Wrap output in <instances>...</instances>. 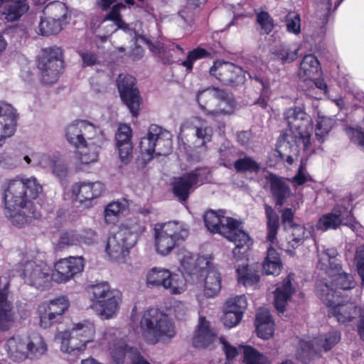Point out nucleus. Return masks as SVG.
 <instances>
[{
  "mask_svg": "<svg viewBox=\"0 0 364 364\" xmlns=\"http://www.w3.org/2000/svg\"><path fill=\"white\" fill-rule=\"evenodd\" d=\"M84 267L85 259L82 256L60 259L54 264V269L50 272L51 279L59 284L65 283L82 272Z\"/></svg>",
  "mask_w": 364,
  "mask_h": 364,
  "instance_id": "obj_18",
  "label": "nucleus"
},
{
  "mask_svg": "<svg viewBox=\"0 0 364 364\" xmlns=\"http://www.w3.org/2000/svg\"><path fill=\"white\" fill-rule=\"evenodd\" d=\"M301 143L298 135L286 132L278 139L277 151L279 155L299 154Z\"/></svg>",
  "mask_w": 364,
  "mask_h": 364,
  "instance_id": "obj_36",
  "label": "nucleus"
},
{
  "mask_svg": "<svg viewBox=\"0 0 364 364\" xmlns=\"http://www.w3.org/2000/svg\"><path fill=\"white\" fill-rule=\"evenodd\" d=\"M87 291L91 309L102 319L112 318L117 314L122 301L121 293L112 289L106 282L90 286Z\"/></svg>",
  "mask_w": 364,
  "mask_h": 364,
  "instance_id": "obj_7",
  "label": "nucleus"
},
{
  "mask_svg": "<svg viewBox=\"0 0 364 364\" xmlns=\"http://www.w3.org/2000/svg\"><path fill=\"white\" fill-rule=\"evenodd\" d=\"M265 215L267 220V240L272 245L277 242V235L279 228V216L269 205H264Z\"/></svg>",
  "mask_w": 364,
  "mask_h": 364,
  "instance_id": "obj_41",
  "label": "nucleus"
},
{
  "mask_svg": "<svg viewBox=\"0 0 364 364\" xmlns=\"http://www.w3.org/2000/svg\"><path fill=\"white\" fill-rule=\"evenodd\" d=\"M221 92V90L215 87H210L205 90H200L197 94V101L201 108V109L207 115L208 109L213 107L215 102V97L221 98L223 95Z\"/></svg>",
  "mask_w": 364,
  "mask_h": 364,
  "instance_id": "obj_39",
  "label": "nucleus"
},
{
  "mask_svg": "<svg viewBox=\"0 0 364 364\" xmlns=\"http://www.w3.org/2000/svg\"><path fill=\"white\" fill-rule=\"evenodd\" d=\"M293 276L292 274H289L274 291V304L279 312L283 313L285 311L287 303L296 291V288L291 283Z\"/></svg>",
  "mask_w": 364,
  "mask_h": 364,
  "instance_id": "obj_25",
  "label": "nucleus"
},
{
  "mask_svg": "<svg viewBox=\"0 0 364 364\" xmlns=\"http://www.w3.org/2000/svg\"><path fill=\"white\" fill-rule=\"evenodd\" d=\"M242 348L245 364H264L267 360L265 356L250 346H240Z\"/></svg>",
  "mask_w": 364,
  "mask_h": 364,
  "instance_id": "obj_51",
  "label": "nucleus"
},
{
  "mask_svg": "<svg viewBox=\"0 0 364 364\" xmlns=\"http://www.w3.org/2000/svg\"><path fill=\"white\" fill-rule=\"evenodd\" d=\"M233 166L237 173H257L261 169L260 164L249 156H244L233 162Z\"/></svg>",
  "mask_w": 364,
  "mask_h": 364,
  "instance_id": "obj_47",
  "label": "nucleus"
},
{
  "mask_svg": "<svg viewBox=\"0 0 364 364\" xmlns=\"http://www.w3.org/2000/svg\"><path fill=\"white\" fill-rule=\"evenodd\" d=\"M76 245H78L77 232L75 230L65 231L60 233L56 248L61 250Z\"/></svg>",
  "mask_w": 364,
  "mask_h": 364,
  "instance_id": "obj_57",
  "label": "nucleus"
},
{
  "mask_svg": "<svg viewBox=\"0 0 364 364\" xmlns=\"http://www.w3.org/2000/svg\"><path fill=\"white\" fill-rule=\"evenodd\" d=\"M284 118L289 132L298 135L299 141H302L304 149H307L311 144L310 132L312 129L310 116L301 107H294L284 111Z\"/></svg>",
  "mask_w": 364,
  "mask_h": 364,
  "instance_id": "obj_14",
  "label": "nucleus"
},
{
  "mask_svg": "<svg viewBox=\"0 0 364 364\" xmlns=\"http://www.w3.org/2000/svg\"><path fill=\"white\" fill-rule=\"evenodd\" d=\"M209 73L225 85H237L245 82L243 70L231 63L216 61L210 68Z\"/></svg>",
  "mask_w": 364,
  "mask_h": 364,
  "instance_id": "obj_20",
  "label": "nucleus"
},
{
  "mask_svg": "<svg viewBox=\"0 0 364 364\" xmlns=\"http://www.w3.org/2000/svg\"><path fill=\"white\" fill-rule=\"evenodd\" d=\"M355 251L353 255V260L357 267L358 273L360 275L363 283L364 282V245H359L355 249L353 245L348 244L346 246L345 256L346 259H351L353 256V252Z\"/></svg>",
  "mask_w": 364,
  "mask_h": 364,
  "instance_id": "obj_45",
  "label": "nucleus"
},
{
  "mask_svg": "<svg viewBox=\"0 0 364 364\" xmlns=\"http://www.w3.org/2000/svg\"><path fill=\"white\" fill-rule=\"evenodd\" d=\"M63 67V52L58 47L46 48L38 60L42 81L46 85L57 82Z\"/></svg>",
  "mask_w": 364,
  "mask_h": 364,
  "instance_id": "obj_15",
  "label": "nucleus"
},
{
  "mask_svg": "<svg viewBox=\"0 0 364 364\" xmlns=\"http://www.w3.org/2000/svg\"><path fill=\"white\" fill-rule=\"evenodd\" d=\"M61 21L44 17L39 23V29L42 35H53L58 33L63 29Z\"/></svg>",
  "mask_w": 364,
  "mask_h": 364,
  "instance_id": "obj_52",
  "label": "nucleus"
},
{
  "mask_svg": "<svg viewBox=\"0 0 364 364\" xmlns=\"http://www.w3.org/2000/svg\"><path fill=\"white\" fill-rule=\"evenodd\" d=\"M68 141L77 149L82 164L96 162L98 148L105 140L103 132L87 120H77L69 124L65 133Z\"/></svg>",
  "mask_w": 364,
  "mask_h": 364,
  "instance_id": "obj_2",
  "label": "nucleus"
},
{
  "mask_svg": "<svg viewBox=\"0 0 364 364\" xmlns=\"http://www.w3.org/2000/svg\"><path fill=\"white\" fill-rule=\"evenodd\" d=\"M192 124L193 129L195 131V135L198 139H202L203 145L210 141L213 130L205 120L200 118H196L193 119Z\"/></svg>",
  "mask_w": 364,
  "mask_h": 364,
  "instance_id": "obj_50",
  "label": "nucleus"
},
{
  "mask_svg": "<svg viewBox=\"0 0 364 364\" xmlns=\"http://www.w3.org/2000/svg\"><path fill=\"white\" fill-rule=\"evenodd\" d=\"M210 55V53L202 48H196L189 51L186 60L181 62V65L186 68L188 72H191L193 69V63L200 59L208 58Z\"/></svg>",
  "mask_w": 364,
  "mask_h": 364,
  "instance_id": "obj_53",
  "label": "nucleus"
},
{
  "mask_svg": "<svg viewBox=\"0 0 364 364\" xmlns=\"http://www.w3.org/2000/svg\"><path fill=\"white\" fill-rule=\"evenodd\" d=\"M340 340L341 333L333 330L314 338L311 341H301L299 346L302 350V355H299L298 360L302 361L305 358L318 357L322 351L330 350Z\"/></svg>",
  "mask_w": 364,
  "mask_h": 364,
  "instance_id": "obj_17",
  "label": "nucleus"
},
{
  "mask_svg": "<svg viewBox=\"0 0 364 364\" xmlns=\"http://www.w3.org/2000/svg\"><path fill=\"white\" fill-rule=\"evenodd\" d=\"M247 252L243 258H235L233 255L232 258L235 262H242V264L236 266L238 282L244 286H252L258 282L259 275L257 271L249 268L247 263ZM240 255V253L237 254V257Z\"/></svg>",
  "mask_w": 364,
  "mask_h": 364,
  "instance_id": "obj_33",
  "label": "nucleus"
},
{
  "mask_svg": "<svg viewBox=\"0 0 364 364\" xmlns=\"http://www.w3.org/2000/svg\"><path fill=\"white\" fill-rule=\"evenodd\" d=\"M140 331L143 338L151 344L165 338H171L176 334L173 320L157 308H151L144 312L140 321Z\"/></svg>",
  "mask_w": 364,
  "mask_h": 364,
  "instance_id": "obj_6",
  "label": "nucleus"
},
{
  "mask_svg": "<svg viewBox=\"0 0 364 364\" xmlns=\"http://www.w3.org/2000/svg\"><path fill=\"white\" fill-rule=\"evenodd\" d=\"M129 208V203L127 200H119L113 201L107 205L105 208V218L109 216H119L124 213Z\"/></svg>",
  "mask_w": 364,
  "mask_h": 364,
  "instance_id": "obj_55",
  "label": "nucleus"
},
{
  "mask_svg": "<svg viewBox=\"0 0 364 364\" xmlns=\"http://www.w3.org/2000/svg\"><path fill=\"white\" fill-rule=\"evenodd\" d=\"M299 50L296 45H279L274 48L273 54L282 64L289 63L296 59Z\"/></svg>",
  "mask_w": 364,
  "mask_h": 364,
  "instance_id": "obj_46",
  "label": "nucleus"
},
{
  "mask_svg": "<svg viewBox=\"0 0 364 364\" xmlns=\"http://www.w3.org/2000/svg\"><path fill=\"white\" fill-rule=\"evenodd\" d=\"M203 220L210 232L219 233L235 244L232 252L235 258H237L239 253L241 255L238 258H243L250 250L252 242L248 233L242 229L241 223L223 215V210H208L204 214Z\"/></svg>",
  "mask_w": 364,
  "mask_h": 364,
  "instance_id": "obj_3",
  "label": "nucleus"
},
{
  "mask_svg": "<svg viewBox=\"0 0 364 364\" xmlns=\"http://www.w3.org/2000/svg\"><path fill=\"white\" fill-rule=\"evenodd\" d=\"M59 154H46L41 153H36L32 155L33 160L37 165L44 168L50 169L55 165V161L58 156Z\"/></svg>",
  "mask_w": 364,
  "mask_h": 364,
  "instance_id": "obj_58",
  "label": "nucleus"
},
{
  "mask_svg": "<svg viewBox=\"0 0 364 364\" xmlns=\"http://www.w3.org/2000/svg\"><path fill=\"white\" fill-rule=\"evenodd\" d=\"M216 340V334L210 327L205 318L200 316L198 328L193 338V344L196 348H204L209 347Z\"/></svg>",
  "mask_w": 364,
  "mask_h": 364,
  "instance_id": "obj_30",
  "label": "nucleus"
},
{
  "mask_svg": "<svg viewBox=\"0 0 364 364\" xmlns=\"http://www.w3.org/2000/svg\"><path fill=\"white\" fill-rule=\"evenodd\" d=\"M209 174L208 168H201L175 178L172 183L174 196L181 202L186 201L193 189L208 181Z\"/></svg>",
  "mask_w": 364,
  "mask_h": 364,
  "instance_id": "obj_16",
  "label": "nucleus"
},
{
  "mask_svg": "<svg viewBox=\"0 0 364 364\" xmlns=\"http://www.w3.org/2000/svg\"><path fill=\"white\" fill-rule=\"evenodd\" d=\"M230 305L228 307H224L223 322L226 327L232 328L240 322L242 316L238 314V313H235L232 311H230Z\"/></svg>",
  "mask_w": 364,
  "mask_h": 364,
  "instance_id": "obj_64",
  "label": "nucleus"
},
{
  "mask_svg": "<svg viewBox=\"0 0 364 364\" xmlns=\"http://www.w3.org/2000/svg\"><path fill=\"white\" fill-rule=\"evenodd\" d=\"M319 69V62L317 58L314 55H306L300 63L298 75L304 80L312 79L318 74Z\"/></svg>",
  "mask_w": 364,
  "mask_h": 364,
  "instance_id": "obj_40",
  "label": "nucleus"
},
{
  "mask_svg": "<svg viewBox=\"0 0 364 364\" xmlns=\"http://www.w3.org/2000/svg\"><path fill=\"white\" fill-rule=\"evenodd\" d=\"M223 94L221 98L215 97L213 107L208 109L207 116L218 118L233 114L236 107V102L232 95L221 90Z\"/></svg>",
  "mask_w": 364,
  "mask_h": 364,
  "instance_id": "obj_29",
  "label": "nucleus"
},
{
  "mask_svg": "<svg viewBox=\"0 0 364 364\" xmlns=\"http://www.w3.org/2000/svg\"><path fill=\"white\" fill-rule=\"evenodd\" d=\"M292 229L291 240L289 245L292 249H296L301 245L305 240L309 237V232L301 225H296L291 228Z\"/></svg>",
  "mask_w": 364,
  "mask_h": 364,
  "instance_id": "obj_54",
  "label": "nucleus"
},
{
  "mask_svg": "<svg viewBox=\"0 0 364 364\" xmlns=\"http://www.w3.org/2000/svg\"><path fill=\"white\" fill-rule=\"evenodd\" d=\"M198 11L199 9L197 7L186 3L178 14L187 25L191 26L195 21V18Z\"/></svg>",
  "mask_w": 364,
  "mask_h": 364,
  "instance_id": "obj_61",
  "label": "nucleus"
},
{
  "mask_svg": "<svg viewBox=\"0 0 364 364\" xmlns=\"http://www.w3.org/2000/svg\"><path fill=\"white\" fill-rule=\"evenodd\" d=\"M112 357L116 364H150L136 348H128L124 339H116L109 347Z\"/></svg>",
  "mask_w": 364,
  "mask_h": 364,
  "instance_id": "obj_22",
  "label": "nucleus"
},
{
  "mask_svg": "<svg viewBox=\"0 0 364 364\" xmlns=\"http://www.w3.org/2000/svg\"><path fill=\"white\" fill-rule=\"evenodd\" d=\"M181 264L185 272L197 278L204 277V295L211 298L216 296L221 289L220 273L213 266L211 261L206 257H198L188 253L181 259Z\"/></svg>",
  "mask_w": 364,
  "mask_h": 364,
  "instance_id": "obj_5",
  "label": "nucleus"
},
{
  "mask_svg": "<svg viewBox=\"0 0 364 364\" xmlns=\"http://www.w3.org/2000/svg\"><path fill=\"white\" fill-rule=\"evenodd\" d=\"M3 190L5 215L14 225L23 227L38 217L33 210L32 200L38 198L43 188L36 178L8 180Z\"/></svg>",
  "mask_w": 364,
  "mask_h": 364,
  "instance_id": "obj_1",
  "label": "nucleus"
},
{
  "mask_svg": "<svg viewBox=\"0 0 364 364\" xmlns=\"http://www.w3.org/2000/svg\"><path fill=\"white\" fill-rule=\"evenodd\" d=\"M171 134L162 127L152 124L146 136L141 139L139 148L141 154L147 156V160L155 156H166L171 152Z\"/></svg>",
  "mask_w": 364,
  "mask_h": 364,
  "instance_id": "obj_12",
  "label": "nucleus"
},
{
  "mask_svg": "<svg viewBox=\"0 0 364 364\" xmlns=\"http://www.w3.org/2000/svg\"><path fill=\"white\" fill-rule=\"evenodd\" d=\"M149 48L154 54L158 55L165 63H171L173 62V53H184V50L178 45L175 43L169 44L168 47H164L161 42L156 43H148Z\"/></svg>",
  "mask_w": 364,
  "mask_h": 364,
  "instance_id": "obj_38",
  "label": "nucleus"
},
{
  "mask_svg": "<svg viewBox=\"0 0 364 364\" xmlns=\"http://www.w3.org/2000/svg\"><path fill=\"white\" fill-rule=\"evenodd\" d=\"M348 213V208L340 205H336L332 210L323 215L316 224L318 230L326 231L337 229L342 225L343 216Z\"/></svg>",
  "mask_w": 364,
  "mask_h": 364,
  "instance_id": "obj_28",
  "label": "nucleus"
},
{
  "mask_svg": "<svg viewBox=\"0 0 364 364\" xmlns=\"http://www.w3.org/2000/svg\"><path fill=\"white\" fill-rule=\"evenodd\" d=\"M171 272L165 268L153 267L146 273V280L148 287H162L164 288Z\"/></svg>",
  "mask_w": 364,
  "mask_h": 364,
  "instance_id": "obj_44",
  "label": "nucleus"
},
{
  "mask_svg": "<svg viewBox=\"0 0 364 364\" xmlns=\"http://www.w3.org/2000/svg\"><path fill=\"white\" fill-rule=\"evenodd\" d=\"M164 289L168 290L171 294H181L186 289L185 278L179 274L171 272V277H168Z\"/></svg>",
  "mask_w": 364,
  "mask_h": 364,
  "instance_id": "obj_49",
  "label": "nucleus"
},
{
  "mask_svg": "<svg viewBox=\"0 0 364 364\" xmlns=\"http://www.w3.org/2000/svg\"><path fill=\"white\" fill-rule=\"evenodd\" d=\"M287 30L289 33L299 34L301 32L300 16L296 13H289L286 17Z\"/></svg>",
  "mask_w": 364,
  "mask_h": 364,
  "instance_id": "obj_62",
  "label": "nucleus"
},
{
  "mask_svg": "<svg viewBox=\"0 0 364 364\" xmlns=\"http://www.w3.org/2000/svg\"><path fill=\"white\" fill-rule=\"evenodd\" d=\"M337 255L338 252L334 248L318 251L317 268L323 270L328 276L334 271H338L341 264L336 259Z\"/></svg>",
  "mask_w": 364,
  "mask_h": 364,
  "instance_id": "obj_35",
  "label": "nucleus"
},
{
  "mask_svg": "<svg viewBox=\"0 0 364 364\" xmlns=\"http://www.w3.org/2000/svg\"><path fill=\"white\" fill-rule=\"evenodd\" d=\"M229 305L230 306V311L238 313V314L242 316L244 311L247 306L245 296L240 295L229 298L225 302L224 307H228Z\"/></svg>",
  "mask_w": 364,
  "mask_h": 364,
  "instance_id": "obj_56",
  "label": "nucleus"
},
{
  "mask_svg": "<svg viewBox=\"0 0 364 364\" xmlns=\"http://www.w3.org/2000/svg\"><path fill=\"white\" fill-rule=\"evenodd\" d=\"M255 326L259 337L268 339L273 336L274 323L266 309H259L256 314Z\"/></svg>",
  "mask_w": 364,
  "mask_h": 364,
  "instance_id": "obj_32",
  "label": "nucleus"
},
{
  "mask_svg": "<svg viewBox=\"0 0 364 364\" xmlns=\"http://www.w3.org/2000/svg\"><path fill=\"white\" fill-rule=\"evenodd\" d=\"M67 8L65 5L60 1H55L48 4L44 10L46 17L54 18V20L61 21L63 23L67 16Z\"/></svg>",
  "mask_w": 364,
  "mask_h": 364,
  "instance_id": "obj_48",
  "label": "nucleus"
},
{
  "mask_svg": "<svg viewBox=\"0 0 364 364\" xmlns=\"http://www.w3.org/2000/svg\"><path fill=\"white\" fill-rule=\"evenodd\" d=\"M6 349L14 362H23L26 358H38L47 351L46 345L40 336L31 341L19 336L12 337L6 341Z\"/></svg>",
  "mask_w": 364,
  "mask_h": 364,
  "instance_id": "obj_13",
  "label": "nucleus"
},
{
  "mask_svg": "<svg viewBox=\"0 0 364 364\" xmlns=\"http://www.w3.org/2000/svg\"><path fill=\"white\" fill-rule=\"evenodd\" d=\"M267 180L276 205L279 206L283 205L285 200L289 196L291 193L289 185L282 178L274 174H270Z\"/></svg>",
  "mask_w": 364,
  "mask_h": 364,
  "instance_id": "obj_31",
  "label": "nucleus"
},
{
  "mask_svg": "<svg viewBox=\"0 0 364 364\" xmlns=\"http://www.w3.org/2000/svg\"><path fill=\"white\" fill-rule=\"evenodd\" d=\"M125 5L122 3H117L111 8L109 12L104 17L103 22L110 21L114 23L111 26V33L115 32L117 29H122L124 31H129V25L127 24L122 18L120 10L125 9Z\"/></svg>",
  "mask_w": 364,
  "mask_h": 364,
  "instance_id": "obj_42",
  "label": "nucleus"
},
{
  "mask_svg": "<svg viewBox=\"0 0 364 364\" xmlns=\"http://www.w3.org/2000/svg\"><path fill=\"white\" fill-rule=\"evenodd\" d=\"M116 143L121 161L127 163L132 154V129L129 126H119L116 135Z\"/></svg>",
  "mask_w": 364,
  "mask_h": 364,
  "instance_id": "obj_27",
  "label": "nucleus"
},
{
  "mask_svg": "<svg viewBox=\"0 0 364 364\" xmlns=\"http://www.w3.org/2000/svg\"><path fill=\"white\" fill-rule=\"evenodd\" d=\"M135 79L129 75H119L117 87L121 98L130 109L133 116L138 115L140 98L138 90L134 87Z\"/></svg>",
  "mask_w": 364,
  "mask_h": 364,
  "instance_id": "obj_21",
  "label": "nucleus"
},
{
  "mask_svg": "<svg viewBox=\"0 0 364 364\" xmlns=\"http://www.w3.org/2000/svg\"><path fill=\"white\" fill-rule=\"evenodd\" d=\"M21 161V157L15 154L2 153L0 155V166L4 168H16Z\"/></svg>",
  "mask_w": 364,
  "mask_h": 364,
  "instance_id": "obj_63",
  "label": "nucleus"
},
{
  "mask_svg": "<svg viewBox=\"0 0 364 364\" xmlns=\"http://www.w3.org/2000/svg\"><path fill=\"white\" fill-rule=\"evenodd\" d=\"M188 226L178 222L157 223L154 225L156 252L163 256L168 255L188 236Z\"/></svg>",
  "mask_w": 364,
  "mask_h": 364,
  "instance_id": "obj_8",
  "label": "nucleus"
},
{
  "mask_svg": "<svg viewBox=\"0 0 364 364\" xmlns=\"http://www.w3.org/2000/svg\"><path fill=\"white\" fill-rule=\"evenodd\" d=\"M95 333L93 323L83 321L74 323L70 330L59 332L55 339L60 341L61 350L70 353L84 348L87 343L93 340Z\"/></svg>",
  "mask_w": 364,
  "mask_h": 364,
  "instance_id": "obj_10",
  "label": "nucleus"
},
{
  "mask_svg": "<svg viewBox=\"0 0 364 364\" xmlns=\"http://www.w3.org/2000/svg\"><path fill=\"white\" fill-rule=\"evenodd\" d=\"M9 282L0 288V331L9 330L15 322V313L12 304L7 299Z\"/></svg>",
  "mask_w": 364,
  "mask_h": 364,
  "instance_id": "obj_26",
  "label": "nucleus"
},
{
  "mask_svg": "<svg viewBox=\"0 0 364 364\" xmlns=\"http://www.w3.org/2000/svg\"><path fill=\"white\" fill-rule=\"evenodd\" d=\"M104 190V185L100 181L77 183L72 187V193L75 200L80 203L90 201L101 196Z\"/></svg>",
  "mask_w": 364,
  "mask_h": 364,
  "instance_id": "obj_23",
  "label": "nucleus"
},
{
  "mask_svg": "<svg viewBox=\"0 0 364 364\" xmlns=\"http://www.w3.org/2000/svg\"><path fill=\"white\" fill-rule=\"evenodd\" d=\"M17 271L26 284L36 288L44 287L51 279L50 268L41 255L23 257L17 265Z\"/></svg>",
  "mask_w": 364,
  "mask_h": 364,
  "instance_id": "obj_11",
  "label": "nucleus"
},
{
  "mask_svg": "<svg viewBox=\"0 0 364 364\" xmlns=\"http://www.w3.org/2000/svg\"><path fill=\"white\" fill-rule=\"evenodd\" d=\"M316 294L328 307L329 316H333L339 323L352 321L357 314V308L353 303H343L341 291L333 290L327 284H317Z\"/></svg>",
  "mask_w": 364,
  "mask_h": 364,
  "instance_id": "obj_9",
  "label": "nucleus"
},
{
  "mask_svg": "<svg viewBox=\"0 0 364 364\" xmlns=\"http://www.w3.org/2000/svg\"><path fill=\"white\" fill-rule=\"evenodd\" d=\"M331 278V284L326 283L330 288L333 290H348L350 289L355 286V282L353 279V277L342 269L341 265L338 271H334L332 274L328 276ZM326 284L325 282H319L318 284Z\"/></svg>",
  "mask_w": 364,
  "mask_h": 364,
  "instance_id": "obj_37",
  "label": "nucleus"
},
{
  "mask_svg": "<svg viewBox=\"0 0 364 364\" xmlns=\"http://www.w3.org/2000/svg\"><path fill=\"white\" fill-rule=\"evenodd\" d=\"M70 303L65 296H59L41 304L38 307L40 326L43 328H49L68 309Z\"/></svg>",
  "mask_w": 364,
  "mask_h": 364,
  "instance_id": "obj_19",
  "label": "nucleus"
},
{
  "mask_svg": "<svg viewBox=\"0 0 364 364\" xmlns=\"http://www.w3.org/2000/svg\"><path fill=\"white\" fill-rule=\"evenodd\" d=\"M262 266L267 274L278 275L280 273L282 264L279 255L274 248H268Z\"/></svg>",
  "mask_w": 364,
  "mask_h": 364,
  "instance_id": "obj_43",
  "label": "nucleus"
},
{
  "mask_svg": "<svg viewBox=\"0 0 364 364\" xmlns=\"http://www.w3.org/2000/svg\"><path fill=\"white\" fill-rule=\"evenodd\" d=\"M257 22L263 33L269 34L274 28V20L267 11H260L257 14Z\"/></svg>",
  "mask_w": 364,
  "mask_h": 364,
  "instance_id": "obj_59",
  "label": "nucleus"
},
{
  "mask_svg": "<svg viewBox=\"0 0 364 364\" xmlns=\"http://www.w3.org/2000/svg\"><path fill=\"white\" fill-rule=\"evenodd\" d=\"M16 117V110L11 105L4 103L0 105V146L6 137L14 134Z\"/></svg>",
  "mask_w": 364,
  "mask_h": 364,
  "instance_id": "obj_24",
  "label": "nucleus"
},
{
  "mask_svg": "<svg viewBox=\"0 0 364 364\" xmlns=\"http://www.w3.org/2000/svg\"><path fill=\"white\" fill-rule=\"evenodd\" d=\"M146 227L138 218L134 217L122 223L118 230L107 239L106 252L109 257L118 262H124L129 250L136 243L139 236Z\"/></svg>",
  "mask_w": 364,
  "mask_h": 364,
  "instance_id": "obj_4",
  "label": "nucleus"
},
{
  "mask_svg": "<svg viewBox=\"0 0 364 364\" xmlns=\"http://www.w3.org/2000/svg\"><path fill=\"white\" fill-rule=\"evenodd\" d=\"M29 9L28 0H6L3 16L9 22L19 20Z\"/></svg>",
  "mask_w": 364,
  "mask_h": 364,
  "instance_id": "obj_34",
  "label": "nucleus"
},
{
  "mask_svg": "<svg viewBox=\"0 0 364 364\" xmlns=\"http://www.w3.org/2000/svg\"><path fill=\"white\" fill-rule=\"evenodd\" d=\"M78 244L93 245L98 242L99 236L95 230L87 228L77 232Z\"/></svg>",
  "mask_w": 364,
  "mask_h": 364,
  "instance_id": "obj_60",
  "label": "nucleus"
}]
</instances>
